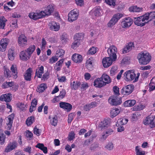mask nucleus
Here are the masks:
<instances>
[{"mask_svg":"<svg viewBox=\"0 0 155 155\" xmlns=\"http://www.w3.org/2000/svg\"><path fill=\"white\" fill-rule=\"evenodd\" d=\"M137 58L139 63L141 65H145L149 63L152 57L149 53L141 52L138 54Z\"/></svg>","mask_w":155,"mask_h":155,"instance_id":"f257e3e1","label":"nucleus"},{"mask_svg":"<svg viewBox=\"0 0 155 155\" xmlns=\"http://www.w3.org/2000/svg\"><path fill=\"white\" fill-rule=\"evenodd\" d=\"M140 76V73L137 72L136 74L133 70L127 71L124 74V79L127 81H131L134 80V82H136L138 81Z\"/></svg>","mask_w":155,"mask_h":155,"instance_id":"f03ea898","label":"nucleus"},{"mask_svg":"<svg viewBox=\"0 0 155 155\" xmlns=\"http://www.w3.org/2000/svg\"><path fill=\"white\" fill-rule=\"evenodd\" d=\"M121 99V97L119 96L113 95L109 97L108 101L111 105L117 106L121 104L122 102Z\"/></svg>","mask_w":155,"mask_h":155,"instance_id":"7ed1b4c3","label":"nucleus"},{"mask_svg":"<svg viewBox=\"0 0 155 155\" xmlns=\"http://www.w3.org/2000/svg\"><path fill=\"white\" fill-rule=\"evenodd\" d=\"M107 52L109 57L116 61L117 58V48L114 45H112L109 47L107 49Z\"/></svg>","mask_w":155,"mask_h":155,"instance_id":"20e7f679","label":"nucleus"},{"mask_svg":"<svg viewBox=\"0 0 155 155\" xmlns=\"http://www.w3.org/2000/svg\"><path fill=\"white\" fill-rule=\"evenodd\" d=\"M123 15L120 13L114 14L107 24L108 27L111 28L118 21L123 17Z\"/></svg>","mask_w":155,"mask_h":155,"instance_id":"39448f33","label":"nucleus"},{"mask_svg":"<svg viewBox=\"0 0 155 155\" xmlns=\"http://www.w3.org/2000/svg\"><path fill=\"white\" fill-rule=\"evenodd\" d=\"M147 23L148 21H147L144 15L141 16L134 18V23L137 26L142 27L144 26Z\"/></svg>","mask_w":155,"mask_h":155,"instance_id":"423d86ee","label":"nucleus"},{"mask_svg":"<svg viewBox=\"0 0 155 155\" xmlns=\"http://www.w3.org/2000/svg\"><path fill=\"white\" fill-rule=\"evenodd\" d=\"M155 117L154 115H150L143 120V123L145 125H149L151 128L155 127Z\"/></svg>","mask_w":155,"mask_h":155,"instance_id":"0eeeda50","label":"nucleus"},{"mask_svg":"<svg viewBox=\"0 0 155 155\" xmlns=\"http://www.w3.org/2000/svg\"><path fill=\"white\" fill-rule=\"evenodd\" d=\"M79 15L78 11L77 9L71 11L68 14V21L70 22L76 20Z\"/></svg>","mask_w":155,"mask_h":155,"instance_id":"6e6552de","label":"nucleus"},{"mask_svg":"<svg viewBox=\"0 0 155 155\" xmlns=\"http://www.w3.org/2000/svg\"><path fill=\"white\" fill-rule=\"evenodd\" d=\"M43 15L41 13V11H37L35 12H31L30 13L28 16L29 18L34 20L43 18Z\"/></svg>","mask_w":155,"mask_h":155,"instance_id":"1a4fd4ad","label":"nucleus"},{"mask_svg":"<svg viewBox=\"0 0 155 155\" xmlns=\"http://www.w3.org/2000/svg\"><path fill=\"white\" fill-rule=\"evenodd\" d=\"M133 20L130 17L124 18L122 20L121 25L123 28H129L132 24Z\"/></svg>","mask_w":155,"mask_h":155,"instance_id":"9d476101","label":"nucleus"},{"mask_svg":"<svg viewBox=\"0 0 155 155\" xmlns=\"http://www.w3.org/2000/svg\"><path fill=\"white\" fill-rule=\"evenodd\" d=\"M134 89V86L131 84L124 87L121 90V92L124 95H128L130 94Z\"/></svg>","mask_w":155,"mask_h":155,"instance_id":"9b49d317","label":"nucleus"},{"mask_svg":"<svg viewBox=\"0 0 155 155\" xmlns=\"http://www.w3.org/2000/svg\"><path fill=\"white\" fill-rule=\"evenodd\" d=\"M27 39L26 37L23 35H20L18 38V43L21 47H24L27 45Z\"/></svg>","mask_w":155,"mask_h":155,"instance_id":"f8f14e48","label":"nucleus"},{"mask_svg":"<svg viewBox=\"0 0 155 155\" xmlns=\"http://www.w3.org/2000/svg\"><path fill=\"white\" fill-rule=\"evenodd\" d=\"M54 8L52 5H49L44 11H41V13L43 15V18L48 15H50L53 12Z\"/></svg>","mask_w":155,"mask_h":155,"instance_id":"ddd939ff","label":"nucleus"},{"mask_svg":"<svg viewBox=\"0 0 155 155\" xmlns=\"http://www.w3.org/2000/svg\"><path fill=\"white\" fill-rule=\"evenodd\" d=\"M115 61L108 57H105L102 60V62L104 68H107L110 66L113 61Z\"/></svg>","mask_w":155,"mask_h":155,"instance_id":"4468645a","label":"nucleus"},{"mask_svg":"<svg viewBox=\"0 0 155 155\" xmlns=\"http://www.w3.org/2000/svg\"><path fill=\"white\" fill-rule=\"evenodd\" d=\"M60 107L68 112H69L72 109V105L70 104L63 102H61L59 104Z\"/></svg>","mask_w":155,"mask_h":155,"instance_id":"2eb2a0df","label":"nucleus"},{"mask_svg":"<svg viewBox=\"0 0 155 155\" xmlns=\"http://www.w3.org/2000/svg\"><path fill=\"white\" fill-rule=\"evenodd\" d=\"M17 145L18 143L16 141L10 142L6 147L5 151V152H9L17 147Z\"/></svg>","mask_w":155,"mask_h":155,"instance_id":"dca6fc26","label":"nucleus"},{"mask_svg":"<svg viewBox=\"0 0 155 155\" xmlns=\"http://www.w3.org/2000/svg\"><path fill=\"white\" fill-rule=\"evenodd\" d=\"M48 26L51 30L55 31H58L60 28L59 24L54 21L50 22L48 24Z\"/></svg>","mask_w":155,"mask_h":155,"instance_id":"f3484780","label":"nucleus"},{"mask_svg":"<svg viewBox=\"0 0 155 155\" xmlns=\"http://www.w3.org/2000/svg\"><path fill=\"white\" fill-rule=\"evenodd\" d=\"M100 78L105 86L111 82V80L110 77L105 73L103 74Z\"/></svg>","mask_w":155,"mask_h":155,"instance_id":"a211bd4d","label":"nucleus"},{"mask_svg":"<svg viewBox=\"0 0 155 155\" xmlns=\"http://www.w3.org/2000/svg\"><path fill=\"white\" fill-rule=\"evenodd\" d=\"M8 39L6 38H3L0 41V51H4L5 50L7 46L8 45Z\"/></svg>","mask_w":155,"mask_h":155,"instance_id":"6ab92c4d","label":"nucleus"},{"mask_svg":"<svg viewBox=\"0 0 155 155\" xmlns=\"http://www.w3.org/2000/svg\"><path fill=\"white\" fill-rule=\"evenodd\" d=\"M31 57V56L25 50L21 51L20 53L19 57L20 59L22 61H27Z\"/></svg>","mask_w":155,"mask_h":155,"instance_id":"aec40b11","label":"nucleus"},{"mask_svg":"<svg viewBox=\"0 0 155 155\" xmlns=\"http://www.w3.org/2000/svg\"><path fill=\"white\" fill-rule=\"evenodd\" d=\"M15 116L14 114L13 113L8 116V120L6 124L7 125V130H10L12 128Z\"/></svg>","mask_w":155,"mask_h":155,"instance_id":"412c9836","label":"nucleus"},{"mask_svg":"<svg viewBox=\"0 0 155 155\" xmlns=\"http://www.w3.org/2000/svg\"><path fill=\"white\" fill-rule=\"evenodd\" d=\"M93 85L96 87L99 88L105 86L100 78H97L94 80Z\"/></svg>","mask_w":155,"mask_h":155,"instance_id":"4be33fe9","label":"nucleus"},{"mask_svg":"<svg viewBox=\"0 0 155 155\" xmlns=\"http://www.w3.org/2000/svg\"><path fill=\"white\" fill-rule=\"evenodd\" d=\"M83 59L82 55L78 54H74L72 56V60L76 63H81Z\"/></svg>","mask_w":155,"mask_h":155,"instance_id":"5701e85b","label":"nucleus"},{"mask_svg":"<svg viewBox=\"0 0 155 155\" xmlns=\"http://www.w3.org/2000/svg\"><path fill=\"white\" fill-rule=\"evenodd\" d=\"M32 72V68H29L25 71L24 75V78L26 81H30L31 80V73Z\"/></svg>","mask_w":155,"mask_h":155,"instance_id":"b1692460","label":"nucleus"},{"mask_svg":"<svg viewBox=\"0 0 155 155\" xmlns=\"http://www.w3.org/2000/svg\"><path fill=\"white\" fill-rule=\"evenodd\" d=\"M11 95L10 93L2 94L0 97V100L6 102H9L12 99Z\"/></svg>","mask_w":155,"mask_h":155,"instance_id":"393cba45","label":"nucleus"},{"mask_svg":"<svg viewBox=\"0 0 155 155\" xmlns=\"http://www.w3.org/2000/svg\"><path fill=\"white\" fill-rule=\"evenodd\" d=\"M10 70L12 73L13 78L16 79L18 77V71L17 66L16 64H12L11 68Z\"/></svg>","mask_w":155,"mask_h":155,"instance_id":"a878e982","label":"nucleus"},{"mask_svg":"<svg viewBox=\"0 0 155 155\" xmlns=\"http://www.w3.org/2000/svg\"><path fill=\"white\" fill-rule=\"evenodd\" d=\"M94 62L90 58L87 60L85 63V66L87 69L90 71H91L93 70L94 68Z\"/></svg>","mask_w":155,"mask_h":155,"instance_id":"bb28decb","label":"nucleus"},{"mask_svg":"<svg viewBox=\"0 0 155 155\" xmlns=\"http://www.w3.org/2000/svg\"><path fill=\"white\" fill-rule=\"evenodd\" d=\"M144 15L145 17V18L148 22L155 18V12H152L150 13H147Z\"/></svg>","mask_w":155,"mask_h":155,"instance_id":"cd10ccee","label":"nucleus"},{"mask_svg":"<svg viewBox=\"0 0 155 155\" xmlns=\"http://www.w3.org/2000/svg\"><path fill=\"white\" fill-rule=\"evenodd\" d=\"M44 67L43 66L38 68L35 73V76L38 78H41L42 74L44 73Z\"/></svg>","mask_w":155,"mask_h":155,"instance_id":"c85d7f7f","label":"nucleus"},{"mask_svg":"<svg viewBox=\"0 0 155 155\" xmlns=\"http://www.w3.org/2000/svg\"><path fill=\"white\" fill-rule=\"evenodd\" d=\"M133 47H134L133 43L130 42L128 43L123 49V53L124 54L129 52L132 49Z\"/></svg>","mask_w":155,"mask_h":155,"instance_id":"c756f323","label":"nucleus"},{"mask_svg":"<svg viewBox=\"0 0 155 155\" xmlns=\"http://www.w3.org/2000/svg\"><path fill=\"white\" fill-rule=\"evenodd\" d=\"M109 121L107 119H104L101 122L98 126V127L102 129L105 127H107L109 126Z\"/></svg>","mask_w":155,"mask_h":155,"instance_id":"7c9ffc66","label":"nucleus"},{"mask_svg":"<svg viewBox=\"0 0 155 155\" xmlns=\"http://www.w3.org/2000/svg\"><path fill=\"white\" fill-rule=\"evenodd\" d=\"M64 59H61L58 62L55 64L54 66V69L57 71H60L62 67V64L64 62Z\"/></svg>","mask_w":155,"mask_h":155,"instance_id":"2f4dec72","label":"nucleus"},{"mask_svg":"<svg viewBox=\"0 0 155 155\" xmlns=\"http://www.w3.org/2000/svg\"><path fill=\"white\" fill-rule=\"evenodd\" d=\"M136 102V101L134 100H129L125 101L123 104L125 107H131L133 106Z\"/></svg>","mask_w":155,"mask_h":155,"instance_id":"473e14b6","label":"nucleus"},{"mask_svg":"<svg viewBox=\"0 0 155 155\" xmlns=\"http://www.w3.org/2000/svg\"><path fill=\"white\" fill-rule=\"evenodd\" d=\"M128 119L124 117L121 118L117 120L116 125L117 126H122L126 124L128 122Z\"/></svg>","mask_w":155,"mask_h":155,"instance_id":"72a5a7b5","label":"nucleus"},{"mask_svg":"<svg viewBox=\"0 0 155 155\" xmlns=\"http://www.w3.org/2000/svg\"><path fill=\"white\" fill-rule=\"evenodd\" d=\"M81 85V83L78 81H74L70 84V87L72 90H76Z\"/></svg>","mask_w":155,"mask_h":155,"instance_id":"f704fd0d","label":"nucleus"},{"mask_svg":"<svg viewBox=\"0 0 155 155\" xmlns=\"http://www.w3.org/2000/svg\"><path fill=\"white\" fill-rule=\"evenodd\" d=\"M35 147L40 149L45 153H47L48 152L47 147H45L43 143H39L35 146Z\"/></svg>","mask_w":155,"mask_h":155,"instance_id":"c9c22d12","label":"nucleus"},{"mask_svg":"<svg viewBox=\"0 0 155 155\" xmlns=\"http://www.w3.org/2000/svg\"><path fill=\"white\" fill-rule=\"evenodd\" d=\"M120 112L119 109L117 108L112 109L110 111V117L113 118L117 116Z\"/></svg>","mask_w":155,"mask_h":155,"instance_id":"e433bc0d","label":"nucleus"},{"mask_svg":"<svg viewBox=\"0 0 155 155\" xmlns=\"http://www.w3.org/2000/svg\"><path fill=\"white\" fill-rule=\"evenodd\" d=\"M35 45H31L28 48L25 50L26 51V52L31 56L32 54L35 51Z\"/></svg>","mask_w":155,"mask_h":155,"instance_id":"4c0bfd02","label":"nucleus"},{"mask_svg":"<svg viewBox=\"0 0 155 155\" xmlns=\"http://www.w3.org/2000/svg\"><path fill=\"white\" fill-rule=\"evenodd\" d=\"M129 11L131 12H140L142 11L141 8L137 7V6H133L130 7Z\"/></svg>","mask_w":155,"mask_h":155,"instance_id":"58836bf2","label":"nucleus"},{"mask_svg":"<svg viewBox=\"0 0 155 155\" xmlns=\"http://www.w3.org/2000/svg\"><path fill=\"white\" fill-rule=\"evenodd\" d=\"M84 36V34L82 33H76L74 37V39L81 42V40L83 38Z\"/></svg>","mask_w":155,"mask_h":155,"instance_id":"ea45409f","label":"nucleus"},{"mask_svg":"<svg viewBox=\"0 0 155 155\" xmlns=\"http://www.w3.org/2000/svg\"><path fill=\"white\" fill-rule=\"evenodd\" d=\"M47 88L46 84L42 83L39 85L37 87V91L39 93H42Z\"/></svg>","mask_w":155,"mask_h":155,"instance_id":"a19ab883","label":"nucleus"},{"mask_svg":"<svg viewBox=\"0 0 155 155\" xmlns=\"http://www.w3.org/2000/svg\"><path fill=\"white\" fill-rule=\"evenodd\" d=\"M6 136L3 131L0 129V144L2 145L5 142Z\"/></svg>","mask_w":155,"mask_h":155,"instance_id":"79ce46f5","label":"nucleus"},{"mask_svg":"<svg viewBox=\"0 0 155 155\" xmlns=\"http://www.w3.org/2000/svg\"><path fill=\"white\" fill-rule=\"evenodd\" d=\"M14 50L11 49H9L8 51V55L9 60L12 61L15 58Z\"/></svg>","mask_w":155,"mask_h":155,"instance_id":"37998d69","label":"nucleus"},{"mask_svg":"<svg viewBox=\"0 0 155 155\" xmlns=\"http://www.w3.org/2000/svg\"><path fill=\"white\" fill-rule=\"evenodd\" d=\"M35 118L34 116H31L28 117L26 119V123L28 126H30L35 122Z\"/></svg>","mask_w":155,"mask_h":155,"instance_id":"c03bdc74","label":"nucleus"},{"mask_svg":"<svg viewBox=\"0 0 155 155\" xmlns=\"http://www.w3.org/2000/svg\"><path fill=\"white\" fill-rule=\"evenodd\" d=\"M7 20L4 17H0V29H4Z\"/></svg>","mask_w":155,"mask_h":155,"instance_id":"a18cd8bd","label":"nucleus"},{"mask_svg":"<svg viewBox=\"0 0 155 155\" xmlns=\"http://www.w3.org/2000/svg\"><path fill=\"white\" fill-rule=\"evenodd\" d=\"M61 40L63 44H65L66 43L68 39L66 33L64 32L62 34L61 36Z\"/></svg>","mask_w":155,"mask_h":155,"instance_id":"49530a36","label":"nucleus"},{"mask_svg":"<svg viewBox=\"0 0 155 155\" xmlns=\"http://www.w3.org/2000/svg\"><path fill=\"white\" fill-rule=\"evenodd\" d=\"M50 123L51 125L55 126L57 125L58 123V117L57 116L55 115L54 117L50 118Z\"/></svg>","mask_w":155,"mask_h":155,"instance_id":"de8ad7c7","label":"nucleus"},{"mask_svg":"<svg viewBox=\"0 0 155 155\" xmlns=\"http://www.w3.org/2000/svg\"><path fill=\"white\" fill-rule=\"evenodd\" d=\"M150 90L153 91L155 89V78H153L149 84Z\"/></svg>","mask_w":155,"mask_h":155,"instance_id":"09e8293b","label":"nucleus"},{"mask_svg":"<svg viewBox=\"0 0 155 155\" xmlns=\"http://www.w3.org/2000/svg\"><path fill=\"white\" fill-rule=\"evenodd\" d=\"M81 42L78 41L74 40L71 45V48L74 49H76L80 45Z\"/></svg>","mask_w":155,"mask_h":155,"instance_id":"8fccbe9b","label":"nucleus"},{"mask_svg":"<svg viewBox=\"0 0 155 155\" xmlns=\"http://www.w3.org/2000/svg\"><path fill=\"white\" fill-rule=\"evenodd\" d=\"M66 92L64 89H62L60 91V94L58 96V100H61L64 98L66 95Z\"/></svg>","mask_w":155,"mask_h":155,"instance_id":"3c124183","label":"nucleus"},{"mask_svg":"<svg viewBox=\"0 0 155 155\" xmlns=\"http://www.w3.org/2000/svg\"><path fill=\"white\" fill-rule=\"evenodd\" d=\"M17 107L22 111L25 110L26 106L24 104L21 102H18L16 104Z\"/></svg>","mask_w":155,"mask_h":155,"instance_id":"603ef678","label":"nucleus"},{"mask_svg":"<svg viewBox=\"0 0 155 155\" xmlns=\"http://www.w3.org/2000/svg\"><path fill=\"white\" fill-rule=\"evenodd\" d=\"M75 134L73 131H71L69 133L68 138V140L70 141L73 140L75 137Z\"/></svg>","mask_w":155,"mask_h":155,"instance_id":"864d4df0","label":"nucleus"},{"mask_svg":"<svg viewBox=\"0 0 155 155\" xmlns=\"http://www.w3.org/2000/svg\"><path fill=\"white\" fill-rule=\"evenodd\" d=\"M113 90L114 93V95L119 96L120 93L119 88L117 86H115L113 87Z\"/></svg>","mask_w":155,"mask_h":155,"instance_id":"5fc2aeb1","label":"nucleus"},{"mask_svg":"<svg viewBox=\"0 0 155 155\" xmlns=\"http://www.w3.org/2000/svg\"><path fill=\"white\" fill-rule=\"evenodd\" d=\"M11 73L9 69L5 68L4 70V75L5 76L8 78H9L11 77Z\"/></svg>","mask_w":155,"mask_h":155,"instance_id":"6e6d98bb","label":"nucleus"},{"mask_svg":"<svg viewBox=\"0 0 155 155\" xmlns=\"http://www.w3.org/2000/svg\"><path fill=\"white\" fill-rule=\"evenodd\" d=\"M97 48L94 47H92L90 48L88 51V53L89 54H95L97 51Z\"/></svg>","mask_w":155,"mask_h":155,"instance_id":"4d7b16f0","label":"nucleus"},{"mask_svg":"<svg viewBox=\"0 0 155 155\" xmlns=\"http://www.w3.org/2000/svg\"><path fill=\"white\" fill-rule=\"evenodd\" d=\"M101 10L98 8H96L93 12L94 14L96 16H100L101 15Z\"/></svg>","mask_w":155,"mask_h":155,"instance_id":"13d9d810","label":"nucleus"},{"mask_svg":"<svg viewBox=\"0 0 155 155\" xmlns=\"http://www.w3.org/2000/svg\"><path fill=\"white\" fill-rule=\"evenodd\" d=\"M58 60V58L56 56H53L49 59V63L50 64H52L55 63Z\"/></svg>","mask_w":155,"mask_h":155,"instance_id":"bf43d9fd","label":"nucleus"},{"mask_svg":"<svg viewBox=\"0 0 155 155\" xmlns=\"http://www.w3.org/2000/svg\"><path fill=\"white\" fill-rule=\"evenodd\" d=\"M64 50L61 49L58 51L56 53V56L58 58L62 57L64 54Z\"/></svg>","mask_w":155,"mask_h":155,"instance_id":"052dcab7","label":"nucleus"},{"mask_svg":"<svg viewBox=\"0 0 155 155\" xmlns=\"http://www.w3.org/2000/svg\"><path fill=\"white\" fill-rule=\"evenodd\" d=\"M105 2L107 4L110 6H115V0H105Z\"/></svg>","mask_w":155,"mask_h":155,"instance_id":"680f3d73","label":"nucleus"},{"mask_svg":"<svg viewBox=\"0 0 155 155\" xmlns=\"http://www.w3.org/2000/svg\"><path fill=\"white\" fill-rule=\"evenodd\" d=\"M96 137V136H94V137L92 136V137H90V139H89V140H85L84 143L83 144V146H85L88 145L90 143V142L92 141L94 137Z\"/></svg>","mask_w":155,"mask_h":155,"instance_id":"e2e57ef3","label":"nucleus"},{"mask_svg":"<svg viewBox=\"0 0 155 155\" xmlns=\"http://www.w3.org/2000/svg\"><path fill=\"white\" fill-rule=\"evenodd\" d=\"M114 146L112 143H108L105 146V147L108 150H111L113 149Z\"/></svg>","mask_w":155,"mask_h":155,"instance_id":"0e129e2a","label":"nucleus"},{"mask_svg":"<svg viewBox=\"0 0 155 155\" xmlns=\"http://www.w3.org/2000/svg\"><path fill=\"white\" fill-rule=\"evenodd\" d=\"M76 4L77 5L82 6L84 5L83 0H74Z\"/></svg>","mask_w":155,"mask_h":155,"instance_id":"69168bd1","label":"nucleus"},{"mask_svg":"<svg viewBox=\"0 0 155 155\" xmlns=\"http://www.w3.org/2000/svg\"><path fill=\"white\" fill-rule=\"evenodd\" d=\"M114 130L111 128L107 129L105 132V134L108 136L112 134L114 132Z\"/></svg>","mask_w":155,"mask_h":155,"instance_id":"338daca9","label":"nucleus"},{"mask_svg":"<svg viewBox=\"0 0 155 155\" xmlns=\"http://www.w3.org/2000/svg\"><path fill=\"white\" fill-rule=\"evenodd\" d=\"M49 73L48 71L45 72L43 75L42 78L44 79V80H45L47 79L49 77Z\"/></svg>","mask_w":155,"mask_h":155,"instance_id":"774afa93","label":"nucleus"}]
</instances>
